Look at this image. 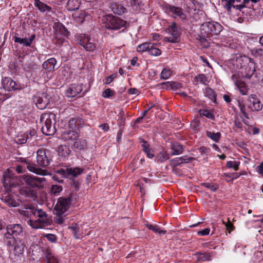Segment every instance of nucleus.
Masks as SVG:
<instances>
[{
	"mask_svg": "<svg viewBox=\"0 0 263 263\" xmlns=\"http://www.w3.org/2000/svg\"><path fill=\"white\" fill-rule=\"evenodd\" d=\"M9 67L11 70L17 71L19 69V65L17 62L14 61L10 63Z\"/></svg>",
	"mask_w": 263,
	"mask_h": 263,
	"instance_id": "052dcab7",
	"label": "nucleus"
},
{
	"mask_svg": "<svg viewBox=\"0 0 263 263\" xmlns=\"http://www.w3.org/2000/svg\"><path fill=\"white\" fill-rule=\"evenodd\" d=\"M231 78L233 80L235 86H237L240 93L243 95H246L247 90L246 83L236 74H233Z\"/></svg>",
	"mask_w": 263,
	"mask_h": 263,
	"instance_id": "6ab92c4d",
	"label": "nucleus"
},
{
	"mask_svg": "<svg viewBox=\"0 0 263 263\" xmlns=\"http://www.w3.org/2000/svg\"><path fill=\"white\" fill-rule=\"evenodd\" d=\"M148 53L152 55L158 56L161 54V51L153 43V46L149 48Z\"/></svg>",
	"mask_w": 263,
	"mask_h": 263,
	"instance_id": "a18cd8bd",
	"label": "nucleus"
},
{
	"mask_svg": "<svg viewBox=\"0 0 263 263\" xmlns=\"http://www.w3.org/2000/svg\"><path fill=\"white\" fill-rule=\"evenodd\" d=\"M167 31L168 36L164 37L165 41L171 43H177L179 42L181 31L176 23L174 22L172 25H170L167 29Z\"/></svg>",
	"mask_w": 263,
	"mask_h": 263,
	"instance_id": "6e6552de",
	"label": "nucleus"
},
{
	"mask_svg": "<svg viewBox=\"0 0 263 263\" xmlns=\"http://www.w3.org/2000/svg\"><path fill=\"white\" fill-rule=\"evenodd\" d=\"M26 209H31L32 214L34 216L39 218V219L34 221L31 219L29 220V223L32 228L35 229L42 228V224L48 219L46 213L42 209H35L34 207L30 205H27Z\"/></svg>",
	"mask_w": 263,
	"mask_h": 263,
	"instance_id": "39448f33",
	"label": "nucleus"
},
{
	"mask_svg": "<svg viewBox=\"0 0 263 263\" xmlns=\"http://www.w3.org/2000/svg\"><path fill=\"white\" fill-rule=\"evenodd\" d=\"M24 250V246L21 242H18L14 246L13 252L15 256H20L21 255L23 254Z\"/></svg>",
	"mask_w": 263,
	"mask_h": 263,
	"instance_id": "c9c22d12",
	"label": "nucleus"
},
{
	"mask_svg": "<svg viewBox=\"0 0 263 263\" xmlns=\"http://www.w3.org/2000/svg\"><path fill=\"white\" fill-rule=\"evenodd\" d=\"M45 257L47 260V263H60L58 258L48 250L46 251Z\"/></svg>",
	"mask_w": 263,
	"mask_h": 263,
	"instance_id": "f704fd0d",
	"label": "nucleus"
},
{
	"mask_svg": "<svg viewBox=\"0 0 263 263\" xmlns=\"http://www.w3.org/2000/svg\"><path fill=\"white\" fill-rule=\"evenodd\" d=\"M2 83L5 91H10L20 88V85L10 78L5 77L2 79Z\"/></svg>",
	"mask_w": 263,
	"mask_h": 263,
	"instance_id": "dca6fc26",
	"label": "nucleus"
},
{
	"mask_svg": "<svg viewBox=\"0 0 263 263\" xmlns=\"http://www.w3.org/2000/svg\"><path fill=\"white\" fill-rule=\"evenodd\" d=\"M15 231H7L4 235V240L8 246L15 245L18 243L14 238L13 234Z\"/></svg>",
	"mask_w": 263,
	"mask_h": 263,
	"instance_id": "a878e982",
	"label": "nucleus"
},
{
	"mask_svg": "<svg viewBox=\"0 0 263 263\" xmlns=\"http://www.w3.org/2000/svg\"><path fill=\"white\" fill-rule=\"evenodd\" d=\"M25 134H26L28 142H30L32 141V137L36 136V132L34 129H32L30 130V131L28 133H27Z\"/></svg>",
	"mask_w": 263,
	"mask_h": 263,
	"instance_id": "bf43d9fd",
	"label": "nucleus"
},
{
	"mask_svg": "<svg viewBox=\"0 0 263 263\" xmlns=\"http://www.w3.org/2000/svg\"><path fill=\"white\" fill-rule=\"evenodd\" d=\"M2 200L8 206L11 207H16L19 205L18 202L13 198L12 195H8L4 196L2 198Z\"/></svg>",
	"mask_w": 263,
	"mask_h": 263,
	"instance_id": "cd10ccee",
	"label": "nucleus"
},
{
	"mask_svg": "<svg viewBox=\"0 0 263 263\" xmlns=\"http://www.w3.org/2000/svg\"><path fill=\"white\" fill-rule=\"evenodd\" d=\"M145 225L149 230H162V228L156 223H149L146 222Z\"/></svg>",
	"mask_w": 263,
	"mask_h": 263,
	"instance_id": "de8ad7c7",
	"label": "nucleus"
},
{
	"mask_svg": "<svg viewBox=\"0 0 263 263\" xmlns=\"http://www.w3.org/2000/svg\"><path fill=\"white\" fill-rule=\"evenodd\" d=\"M171 150L172 155H177L183 152V147L178 143H174L171 146Z\"/></svg>",
	"mask_w": 263,
	"mask_h": 263,
	"instance_id": "72a5a7b5",
	"label": "nucleus"
},
{
	"mask_svg": "<svg viewBox=\"0 0 263 263\" xmlns=\"http://www.w3.org/2000/svg\"><path fill=\"white\" fill-rule=\"evenodd\" d=\"M56 64V59L54 58H51L43 62L42 67L48 71H52L58 68V67L55 68Z\"/></svg>",
	"mask_w": 263,
	"mask_h": 263,
	"instance_id": "4be33fe9",
	"label": "nucleus"
},
{
	"mask_svg": "<svg viewBox=\"0 0 263 263\" xmlns=\"http://www.w3.org/2000/svg\"><path fill=\"white\" fill-rule=\"evenodd\" d=\"M59 175H60L59 173H57V170H56L55 171V174L52 176L53 180H54V181H56L57 182H58V183H63L64 180L62 179L63 178L62 177L61 178H60L59 177Z\"/></svg>",
	"mask_w": 263,
	"mask_h": 263,
	"instance_id": "e2e57ef3",
	"label": "nucleus"
},
{
	"mask_svg": "<svg viewBox=\"0 0 263 263\" xmlns=\"http://www.w3.org/2000/svg\"><path fill=\"white\" fill-rule=\"evenodd\" d=\"M110 8L112 12L116 15H121L127 11L125 7L117 3H112Z\"/></svg>",
	"mask_w": 263,
	"mask_h": 263,
	"instance_id": "5701e85b",
	"label": "nucleus"
},
{
	"mask_svg": "<svg viewBox=\"0 0 263 263\" xmlns=\"http://www.w3.org/2000/svg\"><path fill=\"white\" fill-rule=\"evenodd\" d=\"M205 95L209 99L213 100L215 102L216 96L215 92L212 89L210 88H206L205 91Z\"/></svg>",
	"mask_w": 263,
	"mask_h": 263,
	"instance_id": "c03bdc74",
	"label": "nucleus"
},
{
	"mask_svg": "<svg viewBox=\"0 0 263 263\" xmlns=\"http://www.w3.org/2000/svg\"><path fill=\"white\" fill-rule=\"evenodd\" d=\"M222 29V26L217 22H208L202 25V31L206 34L208 37L211 35L218 34Z\"/></svg>",
	"mask_w": 263,
	"mask_h": 263,
	"instance_id": "423d86ee",
	"label": "nucleus"
},
{
	"mask_svg": "<svg viewBox=\"0 0 263 263\" xmlns=\"http://www.w3.org/2000/svg\"><path fill=\"white\" fill-rule=\"evenodd\" d=\"M26 206H25V209L27 210L26 209ZM29 211H28V210H21V209H19L18 210L19 213L24 216H25V217H31V215H33L32 214V213L31 212V209H29Z\"/></svg>",
	"mask_w": 263,
	"mask_h": 263,
	"instance_id": "13d9d810",
	"label": "nucleus"
},
{
	"mask_svg": "<svg viewBox=\"0 0 263 263\" xmlns=\"http://www.w3.org/2000/svg\"><path fill=\"white\" fill-rule=\"evenodd\" d=\"M232 0H221V3L227 11H230V5Z\"/></svg>",
	"mask_w": 263,
	"mask_h": 263,
	"instance_id": "0e129e2a",
	"label": "nucleus"
},
{
	"mask_svg": "<svg viewBox=\"0 0 263 263\" xmlns=\"http://www.w3.org/2000/svg\"><path fill=\"white\" fill-rule=\"evenodd\" d=\"M50 96L46 92L40 93L33 98V101L40 109H45L49 103Z\"/></svg>",
	"mask_w": 263,
	"mask_h": 263,
	"instance_id": "9b49d317",
	"label": "nucleus"
},
{
	"mask_svg": "<svg viewBox=\"0 0 263 263\" xmlns=\"http://www.w3.org/2000/svg\"><path fill=\"white\" fill-rule=\"evenodd\" d=\"M248 108L251 111H260L262 109L263 105L255 95L252 94L248 98Z\"/></svg>",
	"mask_w": 263,
	"mask_h": 263,
	"instance_id": "4468645a",
	"label": "nucleus"
},
{
	"mask_svg": "<svg viewBox=\"0 0 263 263\" xmlns=\"http://www.w3.org/2000/svg\"><path fill=\"white\" fill-rule=\"evenodd\" d=\"M206 136L215 142H218L220 138L221 134L220 133H214L211 132L207 131L206 132Z\"/></svg>",
	"mask_w": 263,
	"mask_h": 263,
	"instance_id": "37998d69",
	"label": "nucleus"
},
{
	"mask_svg": "<svg viewBox=\"0 0 263 263\" xmlns=\"http://www.w3.org/2000/svg\"><path fill=\"white\" fill-rule=\"evenodd\" d=\"M105 27L110 31H117L122 29L123 31L127 28V21L112 14L106 15L102 20Z\"/></svg>",
	"mask_w": 263,
	"mask_h": 263,
	"instance_id": "7ed1b4c3",
	"label": "nucleus"
},
{
	"mask_svg": "<svg viewBox=\"0 0 263 263\" xmlns=\"http://www.w3.org/2000/svg\"><path fill=\"white\" fill-rule=\"evenodd\" d=\"M144 0H130V4L134 9L138 10L143 6Z\"/></svg>",
	"mask_w": 263,
	"mask_h": 263,
	"instance_id": "a19ab883",
	"label": "nucleus"
},
{
	"mask_svg": "<svg viewBox=\"0 0 263 263\" xmlns=\"http://www.w3.org/2000/svg\"><path fill=\"white\" fill-rule=\"evenodd\" d=\"M231 68L240 73L242 77L250 79L255 71V63L246 55H235L230 61Z\"/></svg>",
	"mask_w": 263,
	"mask_h": 263,
	"instance_id": "f257e3e1",
	"label": "nucleus"
},
{
	"mask_svg": "<svg viewBox=\"0 0 263 263\" xmlns=\"http://www.w3.org/2000/svg\"><path fill=\"white\" fill-rule=\"evenodd\" d=\"M63 190V186L60 185L53 184L52 185L50 191L51 193L54 196H58L60 193Z\"/></svg>",
	"mask_w": 263,
	"mask_h": 263,
	"instance_id": "ea45409f",
	"label": "nucleus"
},
{
	"mask_svg": "<svg viewBox=\"0 0 263 263\" xmlns=\"http://www.w3.org/2000/svg\"><path fill=\"white\" fill-rule=\"evenodd\" d=\"M57 151L59 155L63 158L68 157L71 153V150L68 146L65 145H61L58 146Z\"/></svg>",
	"mask_w": 263,
	"mask_h": 263,
	"instance_id": "c756f323",
	"label": "nucleus"
},
{
	"mask_svg": "<svg viewBox=\"0 0 263 263\" xmlns=\"http://www.w3.org/2000/svg\"><path fill=\"white\" fill-rule=\"evenodd\" d=\"M166 11L174 18L178 17L182 20L185 18V15L183 13L182 9L179 7L168 5L166 6Z\"/></svg>",
	"mask_w": 263,
	"mask_h": 263,
	"instance_id": "2eb2a0df",
	"label": "nucleus"
},
{
	"mask_svg": "<svg viewBox=\"0 0 263 263\" xmlns=\"http://www.w3.org/2000/svg\"><path fill=\"white\" fill-rule=\"evenodd\" d=\"M55 115L52 112L43 114L40 119L42 124V131L46 135H53L55 132L54 124L55 122Z\"/></svg>",
	"mask_w": 263,
	"mask_h": 263,
	"instance_id": "20e7f679",
	"label": "nucleus"
},
{
	"mask_svg": "<svg viewBox=\"0 0 263 263\" xmlns=\"http://www.w3.org/2000/svg\"><path fill=\"white\" fill-rule=\"evenodd\" d=\"M72 180V186H73L74 187L76 191H78L80 189V185L81 182L79 181V180H75L74 179Z\"/></svg>",
	"mask_w": 263,
	"mask_h": 263,
	"instance_id": "69168bd1",
	"label": "nucleus"
},
{
	"mask_svg": "<svg viewBox=\"0 0 263 263\" xmlns=\"http://www.w3.org/2000/svg\"><path fill=\"white\" fill-rule=\"evenodd\" d=\"M238 106L243 116L247 119H249V115L247 111V108L242 100L239 99L237 101Z\"/></svg>",
	"mask_w": 263,
	"mask_h": 263,
	"instance_id": "e433bc0d",
	"label": "nucleus"
},
{
	"mask_svg": "<svg viewBox=\"0 0 263 263\" xmlns=\"http://www.w3.org/2000/svg\"><path fill=\"white\" fill-rule=\"evenodd\" d=\"M231 5H230V11H231V8L233 7L235 8L236 10L241 12L242 14L245 13V6L244 4V0L241 3V0H232L231 2Z\"/></svg>",
	"mask_w": 263,
	"mask_h": 263,
	"instance_id": "393cba45",
	"label": "nucleus"
},
{
	"mask_svg": "<svg viewBox=\"0 0 263 263\" xmlns=\"http://www.w3.org/2000/svg\"><path fill=\"white\" fill-rule=\"evenodd\" d=\"M71 202L70 196L67 197H60L57 201L53 210L55 216L53 218V221L55 223L59 224H64L67 219L66 212L68 210Z\"/></svg>",
	"mask_w": 263,
	"mask_h": 263,
	"instance_id": "f03ea898",
	"label": "nucleus"
},
{
	"mask_svg": "<svg viewBox=\"0 0 263 263\" xmlns=\"http://www.w3.org/2000/svg\"><path fill=\"white\" fill-rule=\"evenodd\" d=\"M251 54L255 57L263 58V49L256 48L251 50Z\"/></svg>",
	"mask_w": 263,
	"mask_h": 263,
	"instance_id": "09e8293b",
	"label": "nucleus"
},
{
	"mask_svg": "<svg viewBox=\"0 0 263 263\" xmlns=\"http://www.w3.org/2000/svg\"><path fill=\"white\" fill-rule=\"evenodd\" d=\"M25 163L28 171L37 175L45 176L47 174V171L39 168L35 164L25 160Z\"/></svg>",
	"mask_w": 263,
	"mask_h": 263,
	"instance_id": "a211bd4d",
	"label": "nucleus"
},
{
	"mask_svg": "<svg viewBox=\"0 0 263 263\" xmlns=\"http://www.w3.org/2000/svg\"><path fill=\"white\" fill-rule=\"evenodd\" d=\"M52 157L51 152L46 149H39L36 152V160L38 164L46 167L50 165Z\"/></svg>",
	"mask_w": 263,
	"mask_h": 263,
	"instance_id": "0eeeda50",
	"label": "nucleus"
},
{
	"mask_svg": "<svg viewBox=\"0 0 263 263\" xmlns=\"http://www.w3.org/2000/svg\"><path fill=\"white\" fill-rule=\"evenodd\" d=\"M28 141L26 134L18 135L16 139V142L18 144H25Z\"/></svg>",
	"mask_w": 263,
	"mask_h": 263,
	"instance_id": "6e6d98bb",
	"label": "nucleus"
},
{
	"mask_svg": "<svg viewBox=\"0 0 263 263\" xmlns=\"http://www.w3.org/2000/svg\"><path fill=\"white\" fill-rule=\"evenodd\" d=\"M172 71L168 69H164L161 73V78L167 79L171 76Z\"/></svg>",
	"mask_w": 263,
	"mask_h": 263,
	"instance_id": "5fc2aeb1",
	"label": "nucleus"
},
{
	"mask_svg": "<svg viewBox=\"0 0 263 263\" xmlns=\"http://www.w3.org/2000/svg\"><path fill=\"white\" fill-rule=\"evenodd\" d=\"M193 158H186L185 157H181L176 158L171 160V164L174 166L179 165L182 163H186L190 162Z\"/></svg>",
	"mask_w": 263,
	"mask_h": 263,
	"instance_id": "c85d7f7f",
	"label": "nucleus"
},
{
	"mask_svg": "<svg viewBox=\"0 0 263 263\" xmlns=\"http://www.w3.org/2000/svg\"><path fill=\"white\" fill-rule=\"evenodd\" d=\"M167 84L168 87L171 88L172 90H177L182 87V84L177 82H167Z\"/></svg>",
	"mask_w": 263,
	"mask_h": 263,
	"instance_id": "8fccbe9b",
	"label": "nucleus"
},
{
	"mask_svg": "<svg viewBox=\"0 0 263 263\" xmlns=\"http://www.w3.org/2000/svg\"><path fill=\"white\" fill-rule=\"evenodd\" d=\"M83 171V168L78 167H66L65 169L57 170V173L62 176V178H69L70 179H73V178L82 174Z\"/></svg>",
	"mask_w": 263,
	"mask_h": 263,
	"instance_id": "1a4fd4ad",
	"label": "nucleus"
},
{
	"mask_svg": "<svg viewBox=\"0 0 263 263\" xmlns=\"http://www.w3.org/2000/svg\"><path fill=\"white\" fill-rule=\"evenodd\" d=\"M223 222L227 230H233L234 229L235 227L229 219H228V221L226 223L224 221H223Z\"/></svg>",
	"mask_w": 263,
	"mask_h": 263,
	"instance_id": "774afa93",
	"label": "nucleus"
},
{
	"mask_svg": "<svg viewBox=\"0 0 263 263\" xmlns=\"http://www.w3.org/2000/svg\"><path fill=\"white\" fill-rule=\"evenodd\" d=\"M153 46V43L145 42L139 45L137 47V51L139 52L149 51V48Z\"/></svg>",
	"mask_w": 263,
	"mask_h": 263,
	"instance_id": "473e14b6",
	"label": "nucleus"
},
{
	"mask_svg": "<svg viewBox=\"0 0 263 263\" xmlns=\"http://www.w3.org/2000/svg\"><path fill=\"white\" fill-rule=\"evenodd\" d=\"M140 143H141L143 151L146 153L147 157L151 159L153 158L155 156L154 151L149 148V144L148 142L143 139H140Z\"/></svg>",
	"mask_w": 263,
	"mask_h": 263,
	"instance_id": "b1692460",
	"label": "nucleus"
},
{
	"mask_svg": "<svg viewBox=\"0 0 263 263\" xmlns=\"http://www.w3.org/2000/svg\"><path fill=\"white\" fill-rule=\"evenodd\" d=\"M84 124V121L80 118H72L68 122L70 128L73 130L79 129Z\"/></svg>",
	"mask_w": 263,
	"mask_h": 263,
	"instance_id": "412c9836",
	"label": "nucleus"
},
{
	"mask_svg": "<svg viewBox=\"0 0 263 263\" xmlns=\"http://www.w3.org/2000/svg\"><path fill=\"white\" fill-rule=\"evenodd\" d=\"M54 37L63 42L67 36L68 31L64 26L61 23L56 22L53 26Z\"/></svg>",
	"mask_w": 263,
	"mask_h": 263,
	"instance_id": "ddd939ff",
	"label": "nucleus"
},
{
	"mask_svg": "<svg viewBox=\"0 0 263 263\" xmlns=\"http://www.w3.org/2000/svg\"><path fill=\"white\" fill-rule=\"evenodd\" d=\"M13 229H15L16 230H22L23 228L20 224H15L8 226L7 228V230H12Z\"/></svg>",
	"mask_w": 263,
	"mask_h": 263,
	"instance_id": "338daca9",
	"label": "nucleus"
},
{
	"mask_svg": "<svg viewBox=\"0 0 263 263\" xmlns=\"http://www.w3.org/2000/svg\"><path fill=\"white\" fill-rule=\"evenodd\" d=\"M14 40L15 43H18L21 44H23L26 46H29V43L28 42V39L27 38L22 39L19 37L15 36L14 37Z\"/></svg>",
	"mask_w": 263,
	"mask_h": 263,
	"instance_id": "864d4df0",
	"label": "nucleus"
},
{
	"mask_svg": "<svg viewBox=\"0 0 263 263\" xmlns=\"http://www.w3.org/2000/svg\"><path fill=\"white\" fill-rule=\"evenodd\" d=\"M22 178L26 184L32 189L34 187L39 189L43 188L44 186V182L46 181L45 178L44 177L40 178L29 175H23Z\"/></svg>",
	"mask_w": 263,
	"mask_h": 263,
	"instance_id": "9d476101",
	"label": "nucleus"
},
{
	"mask_svg": "<svg viewBox=\"0 0 263 263\" xmlns=\"http://www.w3.org/2000/svg\"><path fill=\"white\" fill-rule=\"evenodd\" d=\"M81 2L80 0H68L66 8L68 11H76L78 10L80 7Z\"/></svg>",
	"mask_w": 263,
	"mask_h": 263,
	"instance_id": "bb28decb",
	"label": "nucleus"
},
{
	"mask_svg": "<svg viewBox=\"0 0 263 263\" xmlns=\"http://www.w3.org/2000/svg\"><path fill=\"white\" fill-rule=\"evenodd\" d=\"M86 147V142L83 139H78L73 144V148L77 150L84 149Z\"/></svg>",
	"mask_w": 263,
	"mask_h": 263,
	"instance_id": "7c9ffc66",
	"label": "nucleus"
},
{
	"mask_svg": "<svg viewBox=\"0 0 263 263\" xmlns=\"http://www.w3.org/2000/svg\"><path fill=\"white\" fill-rule=\"evenodd\" d=\"M169 159V156L165 151L159 153L158 156V161L162 162Z\"/></svg>",
	"mask_w": 263,
	"mask_h": 263,
	"instance_id": "603ef678",
	"label": "nucleus"
},
{
	"mask_svg": "<svg viewBox=\"0 0 263 263\" xmlns=\"http://www.w3.org/2000/svg\"><path fill=\"white\" fill-rule=\"evenodd\" d=\"M80 44L86 50L93 51L96 48V44L94 42V40L87 34H81L80 36Z\"/></svg>",
	"mask_w": 263,
	"mask_h": 263,
	"instance_id": "f8f14e48",
	"label": "nucleus"
},
{
	"mask_svg": "<svg viewBox=\"0 0 263 263\" xmlns=\"http://www.w3.org/2000/svg\"><path fill=\"white\" fill-rule=\"evenodd\" d=\"M239 164H240L239 161H230L227 162V166L229 168H232L235 171H237L239 169Z\"/></svg>",
	"mask_w": 263,
	"mask_h": 263,
	"instance_id": "3c124183",
	"label": "nucleus"
},
{
	"mask_svg": "<svg viewBox=\"0 0 263 263\" xmlns=\"http://www.w3.org/2000/svg\"><path fill=\"white\" fill-rule=\"evenodd\" d=\"M3 184L5 187H11L13 186L14 183L9 174H4Z\"/></svg>",
	"mask_w": 263,
	"mask_h": 263,
	"instance_id": "58836bf2",
	"label": "nucleus"
},
{
	"mask_svg": "<svg viewBox=\"0 0 263 263\" xmlns=\"http://www.w3.org/2000/svg\"><path fill=\"white\" fill-rule=\"evenodd\" d=\"M34 6L41 12L50 11L51 10V8L49 6L42 3L40 0H34Z\"/></svg>",
	"mask_w": 263,
	"mask_h": 263,
	"instance_id": "2f4dec72",
	"label": "nucleus"
},
{
	"mask_svg": "<svg viewBox=\"0 0 263 263\" xmlns=\"http://www.w3.org/2000/svg\"><path fill=\"white\" fill-rule=\"evenodd\" d=\"M199 112L201 116H204L210 119H214V115L209 110L200 109Z\"/></svg>",
	"mask_w": 263,
	"mask_h": 263,
	"instance_id": "49530a36",
	"label": "nucleus"
},
{
	"mask_svg": "<svg viewBox=\"0 0 263 263\" xmlns=\"http://www.w3.org/2000/svg\"><path fill=\"white\" fill-rule=\"evenodd\" d=\"M82 91V84H71L65 90V96L68 98L77 97Z\"/></svg>",
	"mask_w": 263,
	"mask_h": 263,
	"instance_id": "f3484780",
	"label": "nucleus"
},
{
	"mask_svg": "<svg viewBox=\"0 0 263 263\" xmlns=\"http://www.w3.org/2000/svg\"><path fill=\"white\" fill-rule=\"evenodd\" d=\"M21 195L35 199L36 197V192L35 190L29 186H23L19 190Z\"/></svg>",
	"mask_w": 263,
	"mask_h": 263,
	"instance_id": "aec40b11",
	"label": "nucleus"
},
{
	"mask_svg": "<svg viewBox=\"0 0 263 263\" xmlns=\"http://www.w3.org/2000/svg\"><path fill=\"white\" fill-rule=\"evenodd\" d=\"M114 92L110 88H107L103 91L102 96L105 98H108L110 97L113 96Z\"/></svg>",
	"mask_w": 263,
	"mask_h": 263,
	"instance_id": "4d7b16f0",
	"label": "nucleus"
},
{
	"mask_svg": "<svg viewBox=\"0 0 263 263\" xmlns=\"http://www.w3.org/2000/svg\"><path fill=\"white\" fill-rule=\"evenodd\" d=\"M204 185L208 189H210L212 191H216L218 189V186L210 183H204Z\"/></svg>",
	"mask_w": 263,
	"mask_h": 263,
	"instance_id": "680f3d73",
	"label": "nucleus"
},
{
	"mask_svg": "<svg viewBox=\"0 0 263 263\" xmlns=\"http://www.w3.org/2000/svg\"><path fill=\"white\" fill-rule=\"evenodd\" d=\"M79 136L77 132L72 129V130L69 131L65 134V138L67 140H77Z\"/></svg>",
	"mask_w": 263,
	"mask_h": 263,
	"instance_id": "79ce46f5",
	"label": "nucleus"
},
{
	"mask_svg": "<svg viewBox=\"0 0 263 263\" xmlns=\"http://www.w3.org/2000/svg\"><path fill=\"white\" fill-rule=\"evenodd\" d=\"M195 80L197 83H200L207 85L208 83V77L204 74H199L195 77Z\"/></svg>",
	"mask_w": 263,
	"mask_h": 263,
	"instance_id": "4c0bfd02",
	"label": "nucleus"
}]
</instances>
